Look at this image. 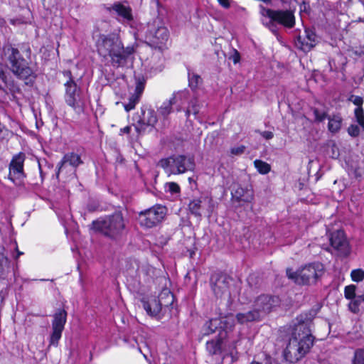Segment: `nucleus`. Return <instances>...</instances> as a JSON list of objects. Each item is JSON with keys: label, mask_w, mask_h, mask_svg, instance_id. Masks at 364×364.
Listing matches in <instances>:
<instances>
[{"label": "nucleus", "mask_w": 364, "mask_h": 364, "mask_svg": "<svg viewBox=\"0 0 364 364\" xmlns=\"http://www.w3.org/2000/svg\"><path fill=\"white\" fill-rule=\"evenodd\" d=\"M97 53L105 59H110L114 68L124 67L128 58L134 53V46L124 47L120 38L115 34H99L95 41Z\"/></svg>", "instance_id": "nucleus-1"}, {"label": "nucleus", "mask_w": 364, "mask_h": 364, "mask_svg": "<svg viewBox=\"0 0 364 364\" xmlns=\"http://www.w3.org/2000/svg\"><path fill=\"white\" fill-rule=\"evenodd\" d=\"M314 344V338L308 323H299L295 326L289 343L284 351L285 359L290 363L301 360Z\"/></svg>", "instance_id": "nucleus-2"}, {"label": "nucleus", "mask_w": 364, "mask_h": 364, "mask_svg": "<svg viewBox=\"0 0 364 364\" xmlns=\"http://www.w3.org/2000/svg\"><path fill=\"white\" fill-rule=\"evenodd\" d=\"M127 221L121 211L106 215L104 218L94 220L92 229L112 240H119L127 230Z\"/></svg>", "instance_id": "nucleus-3"}, {"label": "nucleus", "mask_w": 364, "mask_h": 364, "mask_svg": "<svg viewBox=\"0 0 364 364\" xmlns=\"http://www.w3.org/2000/svg\"><path fill=\"white\" fill-rule=\"evenodd\" d=\"M3 54L9 68L17 77L24 80H29L30 82L36 78L34 71L28 66V62L16 48L7 43L3 47Z\"/></svg>", "instance_id": "nucleus-4"}, {"label": "nucleus", "mask_w": 364, "mask_h": 364, "mask_svg": "<svg viewBox=\"0 0 364 364\" xmlns=\"http://www.w3.org/2000/svg\"><path fill=\"white\" fill-rule=\"evenodd\" d=\"M324 274V267L320 262H312L294 271L291 268L287 269V276L295 283L302 285L316 284Z\"/></svg>", "instance_id": "nucleus-5"}, {"label": "nucleus", "mask_w": 364, "mask_h": 364, "mask_svg": "<svg viewBox=\"0 0 364 364\" xmlns=\"http://www.w3.org/2000/svg\"><path fill=\"white\" fill-rule=\"evenodd\" d=\"M259 9L260 14L268 19L267 21L263 20V24L272 31H275L277 24L287 28L295 26V17L291 10H274L263 6H260Z\"/></svg>", "instance_id": "nucleus-6"}, {"label": "nucleus", "mask_w": 364, "mask_h": 364, "mask_svg": "<svg viewBox=\"0 0 364 364\" xmlns=\"http://www.w3.org/2000/svg\"><path fill=\"white\" fill-rule=\"evenodd\" d=\"M157 166L162 168L168 176L179 175L193 171L195 161L193 157L178 154L160 159Z\"/></svg>", "instance_id": "nucleus-7"}, {"label": "nucleus", "mask_w": 364, "mask_h": 364, "mask_svg": "<svg viewBox=\"0 0 364 364\" xmlns=\"http://www.w3.org/2000/svg\"><path fill=\"white\" fill-rule=\"evenodd\" d=\"M169 33L159 21L154 20L147 24L145 31L146 42L155 48L162 50L168 40Z\"/></svg>", "instance_id": "nucleus-8"}, {"label": "nucleus", "mask_w": 364, "mask_h": 364, "mask_svg": "<svg viewBox=\"0 0 364 364\" xmlns=\"http://www.w3.org/2000/svg\"><path fill=\"white\" fill-rule=\"evenodd\" d=\"M63 75L68 77V80L65 82V101L66 104L76 110L82 109L84 102L82 98L81 89L77 86L74 80L72 73L70 70L63 71Z\"/></svg>", "instance_id": "nucleus-9"}, {"label": "nucleus", "mask_w": 364, "mask_h": 364, "mask_svg": "<svg viewBox=\"0 0 364 364\" xmlns=\"http://www.w3.org/2000/svg\"><path fill=\"white\" fill-rule=\"evenodd\" d=\"M167 209L161 205H156L153 207L141 211L139 214V222L141 226L147 228H154L160 224L166 215Z\"/></svg>", "instance_id": "nucleus-10"}, {"label": "nucleus", "mask_w": 364, "mask_h": 364, "mask_svg": "<svg viewBox=\"0 0 364 364\" xmlns=\"http://www.w3.org/2000/svg\"><path fill=\"white\" fill-rule=\"evenodd\" d=\"M329 241L331 248L338 256L346 257L350 255L351 247L343 230L332 232L329 235Z\"/></svg>", "instance_id": "nucleus-11"}, {"label": "nucleus", "mask_w": 364, "mask_h": 364, "mask_svg": "<svg viewBox=\"0 0 364 364\" xmlns=\"http://www.w3.org/2000/svg\"><path fill=\"white\" fill-rule=\"evenodd\" d=\"M83 163L79 154L74 152L65 154L58 165L57 177L59 178L67 172H70V176L75 177V171L77 166Z\"/></svg>", "instance_id": "nucleus-12"}, {"label": "nucleus", "mask_w": 364, "mask_h": 364, "mask_svg": "<svg viewBox=\"0 0 364 364\" xmlns=\"http://www.w3.org/2000/svg\"><path fill=\"white\" fill-rule=\"evenodd\" d=\"M134 126L138 134L144 133L148 127H154L158 122L156 112L153 109H141V114L134 117Z\"/></svg>", "instance_id": "nucleus-13"}, {"label": "nucleus", "mask_w": 364, "mask_h": 364, "mask_svg": "<svg viewBox=\"0 0 364 364\" xmlns=\"http://www.w3.org/2000/svg\"><path fill=\"white\" fill-rule=\"evenodd\" d=\"M67 321V312L64 309H58L53 315L52 321V333L50 336L49 346H57L61 338L63 331Z\"/></svg>", "instance_id": "nucleus-14"}, {"label": "nucleus", "mask_w": 364, "mask_h": 364, "mask_svg": "<svg viewBox=\"0 0 364 364\" xmlns=\"http://www.w3.org/2000/svg\"><path fill=\"white\" fill-rule=\"evenodd\" d=\"M232 279L224 274H213L210 277L211 288L217 297L230 296V289Z\"/></svg>", "instance_id": "nucleus-15"}, {"label": "nucleus", "mask_w": 364, "mask_h": 364, "mask_svg": "<svg viewBox=\"0 0 364 364\" xmlns=\"http://www.w3.org/2000/svg\"><path fill=\"white\" fill-rule=\"evenodd\" d=\"M279 304V299L277 296L262 294L256 299L254 309L257 311L259 317L262 318Z\"/></svg>", "instance_id": "nucleus-16"}, {"label": "nucleus", "mask_w": 364, "mask_h": 364, "mask_svg": "<svg viewBox=\"0 0 364 364\" xmlns=\"http://www.w3.org/2000/svg\"><path fill=\"white\" fill-rule=\"evenodd\" d=\"M188 208L196 216H201L203 213L210 215L213 210V200L209 197L194 199L189 203Z\"/></svg>", "instance_id": "nucleus-17"}, {"label": "nucleus", "mask_w": 364, "mask_h": 364, "mask_svg": "<svg viewBox=\"0 0 364 364\" xmlns=\"http://www.w3.org/2000/svg\"><path fill=\"white\" fill-rule=\"evenodd\" d=\"M25 161V154L19 153L12 158L9 164V179L15 183H18L24 176L23 163Z\"/></svg>", "instance_id": "nucleus-18"}, {"label": "nucleus", "mask_w": 364, "mask_h": 364, "mask_svg": "<svg viewBox=\"0 0 364 364\" xmlns=\"http://www.w3.org/2000/svg\"><path fill=\"white\" fill-rule=\"evenodd\" d=\"M318 43V38L312 30L306 28L304 36H299L296 38V46L304 52L310 51Z\"/></svg>", "instance_id": "nucleus-19"}, {"label": "nucleus", "mask_w": 364, "mask_h": 364, "mask_svg": "<svg viewBox=\"0 0 364 364\" xmlns=\"http://www.w3.org/2000/svg\"><path fill=\"white\" fill-rule=\"evenodd\" d=\"M232 199L237 202L250 203L254 198L253 192L240 186H235L232 190Z\"/></svg>", "instance_id": "nucleus-20"}, {"label": "nucleus", "mask_w": 364, "mask_h": 364, "mask_svg": "<svg viewBox=\"0 0 364 364\" xmlns=\"http://www.w3.org/2000/svg\"><path fill=\"white\" fill-rule=\"evenodd\" d=\"M144 310L151 316H156L161 310V304L156 298H152L149 301L142 300Z\"/></svg>", "instance_id": "nucleus-21"}, {"label": "nucleus", "mask_w": 364, "mask_h": 364, "mask_svg": "<svg viewBox=\"0 0 364 364\" xmlns=\"http://www.w3.org/2000/svg\"><path fill=\"white\" fill-rule=\"evenodd\" d=\"M237 321L240 324L247 322L257 321L260 320V317L257 311L254 309L245 313H238L236 314Z\"/></svg>", "instance_id": "nucleus-22"}, {"label": "nucleus", "mask_w": 364, "mask_h": 364, "mask_svg": "<svg viewBox=\"0 0 364 364\" xmlns=\"http://www.w3.org/2000/svg\"><path fill=\"white\" fill-rule=\"evenodd\" d=\"M114 11L117 15L127 21L132 20V9L130 7L125 6L120 3L114 4L109 10Z\"/></svg>", "instance_id": "nucleus-23"}, {"label": "nucleus", "mask_w": 364, "mask_h": 364, "mask_svg": "<svg viewBox=\"0 0 364 364\" xmlns=\"http://www.w3.org/2000/svg\"><path fill=\"white\" fill-rule=\"evenodd\" d=\"M189 92L186 90L178 91L173 95L171 100H174V105L179 103L176 107L177 112H181L183 108L182 105L188 99Z\"/></svg>", "instance_id": "nucleus-24"}, {"label": "nucleus", "mask_w": 364, "mask_h": 364, "mask_svg": "<svg viewBox=\"0 0 364 364\" xmlns=\"http://www.w3.org/2000/svg\"><path fill=\"white\" fill-rule=\"evenodd\" d=\"M342 117L338 115H333L328 117V129L331 133H337L341 128Z\"/></svg>", "instance_id": "nucleus-25"}, {"label": "nucleus", "mask_w": 364, "mask_h": 364, "mask_svg": "<svg viewBox=\"0 0 364 364\" xmlns=\"http://www.w3.org/2000/svg\"><path fill=\"white\" fill-rule=\"evenodd\" d=\"M220 320L218 318H212L207 321L203 327V334L208 336L216 331L220 325Z\"/></svg>", "instance_id": "nucleus-26"}, {"label": "nucleus", "mask_w": 364, "mask_h": 364, "mask_svg": "<svg viewBox=\"0 0 364 364\" xmlns=\"http://www.w3.org/2000/svg\"><path fill=\"white\" fill-rule=\"evenodd\" d=\"M5 247L0 248V277L4 276L10 269L9 261L5 255Z\"/></svg>", "instance_id": "nucleus-27"}, {"label": "nucleus", "mask_w": 364, "mask_h": 364, "mask_svg": "<svg viewBox=\"0 0 364 364\" xmlns=\"http://www.w3.org/2000/svg\"><path fill=\"white\" fill-rule=\"evenodd\" d=\"M199 110L200 105L198 103V100L197 98H193L190 101L189 105L186 110V117H189L191 114H193L196 117Z\"/></svg>", "instance_id": "nucleus-28"}, {"label": "nucleus", "mask_w": 364, "mask_h": 364, "mask_svg": "<svg viewBox=\"0 0 364 364\" xmlns=\"http://www.w3.org/2000/svg\"><path fill=\"white\" fill-rule=\"evenodd\" d=\"M220 347L221 340L220 338L207 341L206 343V348L211 355H215L219 353Z\"/></svg>", "instance_id": "nucleus-29"}, {"label": "nucleus", "mask_w": 364, "mask_h": 364, "mask_svg": "<svg viewBox=\"0 0 364 364\" xmlns=\"http://www.w3.org/2000/svg\"><path fill=\"white\" fill-rule=\"evenodd\" d=\"M201 82L202 79L199 75L193 72H188V85L191 90H196Z\"/></svg>", "instance_id": "nucleus-30"}, {"label": "nucleus", "mask_w": 364, "mask_h": 364, "mask_svg": "<svg viewBox=\"0 0 364 364\" xmlns=\"http://www.w3.org/2000/svg\"><path fill=\"white\" fill-rule=\"evenodd\" d=\"M173 105H174V100L171 98L168 101L164 102L158 109L159 114L164 117H167L172 112Z\"/></svg>", "instance_id": "nucleus-31"}, {"label": "nucleus", "mask_w": 364, "mask_h": 364, "mask_svg": "<svg viewBox=\"0 0 364 364\" xmlns=\"http://www.w3.org/2000/svg\"><path fill=\"white\" fill-rule=\"evenodd\" d=\"M254 164L257 171L262 174H266L270 171L269 164L262 160H255Z\"/></svg>", "instance_id": "nucleus-32"}, {"label": "nucleus", "mask_w": 364, "mask_h": 364, "mask_svg": "<svg viewBox=\"0 0 364 364\" xmlns=\"http://www.w3.org/2000/svg\"><path fill=\"white\" fill-rule=\"evenodd\" d=\"M139 95H132L129 99V102L124 105V109L127 112L134 109L136 104L139 102Z\"/></svg>", "instance_id": "nucleus-33"}, {"label": "nucleus", "mask_w": 364, "mask_h": 364, "mask_svg": "<svg viewBox=\"0 0 364 364\" xmlns=\"http://www.w3.org/2000/svg\"><path fill=\"white\" fill-rule=\"evenodd\" d=\"M4 82L6 84V88L9 90V92L14 97L16 93H19L21 92L20 87L14 80L6 81V77Z\"/></svg>", "instance_id": "nucleus-34"}, {"label": "nucleus", "mask_w": 364, "mask_h": 364, "mask_svg": "<svg viewBox=\"0 0 364 364\" xmlns=\"http://www.w3.org/2000/svg\"><path fill=\"white\" fill-rule=\"evenodd\" d=\"M166 192L171 194H178L181 192L179 185L175 182H168L164 186Z\"/></svg>", "instance_id": "nucleus-35"}, {"label": "nucleus", "mask_w": 364, "mask_h": 364, "mask_svg": "<svg viewBox=\"0 0 364 364\" xmlns=\"http://www.w3.org/2000/svg\"><path fill=\"white\" fill-rule=\"evenodd\" d=\"M353 364H364V348H358L354 353Z\"/></svg>", "instance_id": "nucleus-36"}, {"label": "nucleus", "mask_w": 364, "mask_h": 364, "mask_svg": "<svg viewBox=\"0 0 364 364\" xmlns=\"http://www.w3.org/2000/svg\"><path fill=\"white\" fill-rule=\"evenodd\" d=\"M354 113L357 122L364 130V111L363 107L355 108Z\"/></svg>", "instance_id": "nucleus-37"}, {"label": "nucleus", "mask_w": 364, "mask_h": 364, "mask_svg": "<svg viewBox=\"0 0 364 364\" xmlns=\"http://www.w3.org/2000/svg\"><path fill=\"white\" fill-rule=\"evenodd\" d=\"M350 276L354 282H361L364 279V271L361 269H354L351 272Z\"/></svg>", "instance_id": "nucleus-38"}, {"label": "nucleus", "mask_w": 364, "mask_h": 364, "mask_svg": "<svg viewBox=\"0 0 364 364\" xmlns=\"http://www.w3.org/2000/svg\"><path fill=\"white\" fill-rule=\"evenodd\" d=\"M312 111L315 117V121L318 122H323L328 116L326 112L320 111L317 108H313Z\"/></svg>", "instance_id": "nucleus-39"}, {"label": "nucleus", "mask_w": 364, "mask_h": 364, "mask_svg": "<svg viewBox=\"0 0 364 364\" xmlns=\"http://www.w3.org/2000/svg\"><path fill=\"white\" fill-rule=\"evenodd\" d=\"M345 296L348 299H352L355 296V286L349 285L346 287L344 291Z\"/></svg>", "instance_id": "nucleus-40"}, {"label": "nucleus", "mask_w": 364, "mask_h": 364, "mask_svg": "<svg viewBox=\"0 0 364 364\" xmlns=\"http://www.w3.org/2000/svg\"><path fill=\"white\" fill-rule=\"evenodd\" d=\"M144 84L145 82L144 80H138L135 87V93L134 95H139V97H140L144 89Z\"/></svg>", "instance_id": "nucleus-41"}, {"label": "nucleus", "mask_w": 364, "mask_h": 364, "mask_svg": "<svg viewBox=\"0 0 364 364\" xmlns=\"http://www.w3.org/2000/svg\"><path fill=\"white\" fill-rule=\"evenodd\" d=\"M348 133L350 136L353 137H356L360 134V129L358 125L351 124L348 128Z\"/></svg>", "instance_id": "nucleus-42"}, {"label": "nucleus", "mask_w": 364, "mask_h": 364, "mask_svg": "<svg viewBox=\"0 0 364 364\" xmlns=\"http://www.w3.org/2000/svg\"><path fill=\"white\" fill-rule=\"evenodd\" d=\"M11 249L14 250V252L12 254V257L14 259H17L23 253L18 250L16 242L10 244Z\"/></svg>", "instance_id": "nucleus-43"}, {"label": "nucleus", "mask_w": 364, "mask_h": 364, "mask_svg": "<svg viewBox=\"0 0 364 364\" xmlns=\"http://www.w3.org/2000/svg\"><path fill=\"white\" fill-rule=\"evenodd\" d=\"M245 146L243 145H241L237 147H233L231 149L230 152L232 155H241L245 151Z\"/></svg>", "instance_id": "nucleus-44"}, {"label": "nucleus", "mask_w": 364, "mask_h": 364, "mask_svg": "<svg viewBox=\"0 0 364 364\" xmlns=\"http://www.w3.org/2000/svg\"><path fill=\"white\" fill-rule=\"evenodd\" d=\"M351 97L353 98V100H352V102H353L354 105H357L358 107H362L363 100L361 97L352 96Z\"/></svg>", "instance_id": "nucleus-45"}, {"label": "nucleus", "mask_w": 364, "mask_h": 364, "mask_svg": "<svg viewBox=\"0 0 364 364\" xmlns=\"http://www.w3.org/2000/svg\"><path fill=\"white\" fill-rule=\"evenodd\" d=\"M257 132L266 139H271L274 136L273 133L269 131H264V132L257 131Z\"/></svg>", "instance_id": "nucleus-46"}, {"label": "nucleus", "mask_w": 364, "mask_h": 364, "mask_svg": "<svg viewBox=\"0 0 364 364\" xmlns=\"http://www.w3.org/2000/svg\"><path fill=\"white\" fill-rule=\"evenodd\" d=\"M349 309L353 313L359 311V307L353 301L349 304Z\"/></svg>", "instance_id": "nucleus-47"}, {"label": "nucleus", "mask_w": 364, "mask_h": 364, "mask_svg": "<svg viewBox=\"0 0 364 364\" xmlns=\"http://www.w3.org/2000/svg\"><path fill=\"white\" fill-rule=\"evenodd\" d=\"M231 59L234 63H238L240 59V53L237 50H235L234 54L231 56Z\"/></svg>", "instance_id": "nucleus-48"}, {"label": "nucleus", "mask_w": 364, "mask_h": 364, "mask_svg": "<svg viewBox=\"0 0 364 364\" xmlns=\"http://www.w3.org/2000/svg\"><path fill=\"white\" fill-rule=\"evenodd\" d=\"M219 4L225 9H228L230 6L229 0H218Z\"/></svg>", "instance_id": "nucleus-49"}, {"label": "nucleus", "mask_w": 364, "mask_h": 364, "mask_svg": "<svg viewBox=\"0 0 364 364\" xmlns=\"http://www.w3.org/2000/svg\"><path fill=\"white\" fill-rule=\"evenodd\" d=\"M131 132V127L130 126H127L122 129H120V134H129Z\"/></svg>", "instance_id": "nucleus-50"}, {"label": "nucleus", "mask_w": 364, "mask_h": 364, "mask_svg": "<svg viewBox=\"0 0 364 364\" xmlns=\"http://www.w3.org/2000/svg\"><path fill=\"white\" fill-rule=\"evenodd\" d=\"M5 78H6V75L4 72L3 65L1 63H0V79H1L3 81H4Z\"/></svg>", "instance_id": "nucleus-51"}, {"label": "nucleus", "mask_w": 364, "mask_h": 364, "mask_svg": "<svg viewBox=\"0 0 364 364\" xmlns=\"http://www.w3.org/2000/svg\"><path fill=\"white\" fill-rule=\"evenodd\" d=\"M353 301L359 307L360 304H361L362 300L360 297V296H355L354 297V299L353 300Z\"/></svg>", "instance_id": "nucleus-52"}, {"label": "nucleus", "mask_w": 364, "mask_h": 364, "mask_svg": "<svg viewBox=\"0 0 364 364\" xmlns=\"http://www.w3.org/2000/svg\"><path fill=\"white\" fill-rule=\"evenodd\" d=\"M163 69L162 64H161L158 68H156V70L161 71Z\"/></svg>", "instance_id": "nucleus-53"}, {"label": "nucleus", "mask_w": 364, "mask_h": 364, "mask_svg": "<svg viewBox=\"0 0 364 364\" xmlns=\"http://www.w3.org/2000/svg\"><path fill=\"white\" fill-rule=\"evenodd\" d=\"M230 355H231V357H232V361H235V360H236L237 359V357L233 356L232 353L230 354Z\"/></svg>", "instance_id": "nucleus-54"}, {"label": "nucleus", "mask_w": 364, "mask_h": 364, "mask_svg": "<svg viewBox=\"0 0 364 364\" xmlns=\"http://www.w3.org/2000/svg\"><path fill=\"white\" fill-rule=\"evenodd\" d=\"M360 297L362 301L364 302V294L360 295Z\"/></svg>", "instance_id": "nucleus-55"}, {"label": "nucleus", "mask_w": 364, "mask_h": 364, "mask_svg": "<svg viewBox=\"0 0 364 364\" xmlns=\"http://www.w3.org/2000/svg\"><path fill=\"white\" fill-rule=\"evenodd\" d=\"M250 364H261V363L253 361Z\"/></svg>", "instance_id": "nucleus-56"}, {"label": "nucleus", "mask_w": 364, "mask_h": 364, "mask_svg": "<svg viewBox=\"0 0 364 364\" xmlns=\"http://www.w3.org/2000/svg\"><path fill=\"white\" fill-rule=\"evenodd\" d=\"M0 90H4L1 86H0Z\"/></svg>", "instance_id": "nucleus-57"}]
</instances>
